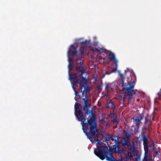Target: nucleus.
Wrapping results in <instances>:
<instances>
[{
  "label": "nucleus",
  "instance_id": "2eb2a0df",
  "mask_svg": "<svg viewBox=\"0 0 161 161\" xmlns=\"http://www.w3.org/2000/svg\"><path fill=\"white\" fill-rule=\"evenodd\" d=\"M152 124L149 123H147L145 122L144 125H143L142 127V130H148V131H150V126Z\"/></svg>",
  "mask_w": 161,
  "mask_h": 161
},
{
  "label": "nucleus",
  "instance_id": "393cba45",
  "mask_svg": "<svg viewBox=\"0 0 161 161\" xmlns=\"http://www.w3.org/2000/svg\"><path fill=\"white\" fill-rule=\"evenodd\" d=\"M112 86V84H108L106 85V90L108 91L110 90V89H113V88L111 87V86Z\"/></svg>",
  "mask_w": 161,
  "mask_h": 161
},
{
  "label": "nucleus",
  "instance_id": "4468645a",
  "mask_svg": "<svg viewBox=\"0 0 161 161\" xmlns=\"http://www.w3.org/2000/svg\"><path fill=\"white\" fill-rule=\"evenodd\" d=\"M74 62V59L73 58H69V64L68 65L69 74H70V72L73 69L72 63Z\"/></svg>",
  "mask_w": 161,
  "mask_h": 161
},
{
  "label": "nucleus",
  "instance_id": "b1692460",
  "mask_svg": "<svg viewBox=\"0 0 161 161\" xmlns=\"http://www.w3.org/2000/svg\"><path fill=\"white\" fill-rule=\"evenodd\" d=\"M90 40H86L84 42H80L81 44H85L86 45L87 44H89L90 42Z\"/></svg>",
  "mask_w": 161,
  "mask_h": 161
},
{
  "label": "nucleus",
  "instance_id": "f8f14e48",
  "mask_svg": "<svg viewBox=\"0 0 161 161\" xmlns=\"http://www.w3.org/2000/svg\"><path fill=\"white\" fill-rule=\"evenodd\" d=\"M144 112L140 114L139 116H135L132 118V119L135 120L136 122H140L142 120L144 116Z\"/></svg>",
  "mask_w": 161,
  "mask_h": 161
},
{
  "label": "nucleus",
  "instance_id": "c85d7f7f",
  "mask_svg": "<svg viewBox=\"0 0 161 161\" xmlns=\"http://www.w3.org/2000/svg\"><path fill=\"white\" fill-rule=\"evenodd\" d=\"M86 93L84 91H83L82 94V97H86Z\"/></svg>",
  "mask_w": 161,
  "mask_h": 161
},
{
  "label": "nucleus",
  "instance_id": "f3484780",
  "mask_svg": "<svg viewBox=\"0 0 161 161\" xmlns=\"http://www.w3.org/2000/svg\"><path fill=\"white\" fill-rule=\"evenodd\" d=\"M145 153L144 157L142 160H150V159H148V154L149 151V149H144Z\"/></svg>",
  "mask_w": 161,
  "mask_h": 161
},
{
  "label": "nucleus",
  "instance_id": "9d476101",
  "mask_svg": "<svg viewBox=\"0 0 161 161\" xmlns=\"http://www.w3.org/2000/svg\"><path fill=\"white\" fill-rule=\"evenodd\" d=\"M149 137L148 136L143 135L142 137L144 149H149L150 146L148 145Z\"/></svg>",
  "mask_w": 161,
  "mask_h": 161
},
{
  "label": "nucleus",
  "instance_id": "e433bc0d",
  "mask_svg": "<svg viewBox=\"0 0 161 161\" xmlns=\"http://www.w3.org/2000/svg\"><path fill=\"white\" fill-rule=\"evenodd\" d=\"M103 132H105V131H102Z\"/></svg>",
  "mask_w": 161,
  "mask_h": 161
},
{
  "label": "nucleus",
  "instance_id": "aec40b11",
  "mask_svg": "<svg viewBox=\"0 0 161 161\" xmlns=\"http://www.w3.org/2000/svg\"><path fill=\"white\" fill-rule=\"evenodd\" d=\"M80 54L81 56L83 54L84 52L86 51V47L85 46H83V47H82L81 48H80Z\"/></svg>",
  "mask_w": 161,
  "mask_h": 161
},
{
  "label": "nucleus",
  "instance_id": "6e6552de",
  "mask_svg": "<svg viewBox=\"0 0 161 161\" xmlns=\"http://www.w3.org/2000/svg\"><path fill=\"white\" fill-rule=\"evenodd\" d=\"M82 100L83 101L84 104V105L83 107V110L85 111V116H86L92 112L88 110L89 108L91 106V104L88 103V100L86 97L83 98Z\"/></svg>",
  "mask_w": 161,
  "mask_h": 161
},
{
  "label": "nucleus",
  "instance_id": "2f4dec72",
  "mask_svg": "<svg viewBox=\"0 0 161 161\" xmlns=\"http://www.w3.org/2000/svg\"><path fill=\"white\" fill-rule=\"evenodd\" d=\"M142 161H150V160H142Z\"/></svg>",
  "mask_w": 161,
  "mask_h": 161
},
{
  "label": "nucleus",
  "instance_id": "f03ea898",
  "mask_svg": "<svg viewBox=\"0 0 161 161\" xmlns=\"http://www.w3.org/2000/svg\"><path fill=\"white\" fill-rule=\"evenodd\" d=\"M114 143V145H113L112 147H108L109 149L108 150L110 154L108 153V152L105 151L104 148H106L105 147L101 146L100 147H98L97 149L95 150V154L102 160L104 159L105 158L107 160V157L114 158L112 156V153H118L119 154H121V153H125L127 152L125 148L120 147L119 146V144L120 143L119 141L115 140Z\"/></svg>",
  "mask_w": 161,
  "mask_h": 161
},
{
  "label": "nucleus",
  "instance_id": "423d86ee",
  "mask_svg": "<svg viewBox=\"0 0 161 161\" xmlns=\"http://www.w3.org/2000/svg\"><path fill=\"white\" fill-rule=\"evenodd\" d=\"M128 84V85H126V84H124H124H122V90H125V93L126 94L127 93L128 94L125 95V97L128 96L129 99L130 100L132 98L133 95H135L137 92L138 93V92L137 90H134L135 84L133 82L130 83Z\"/></svg>",
  "mask_w": 161,
  "mask_h": 161
},
{
  "label": "nucleus",
  "instance_id": "a211bd4d",
  "mask_svg": "<svg viewBox=\"0 0 161 161\" xmlns=\"http://www.w3.org/2000/svg\"><path fill=\"white\" fill-rule=\"evenodd\" d=\"M74 80L73 82L71 83V85L72 86V88L74 91V92H75V91H76L75 90V84H79V83L78 82V80H76L75 79H73Z\"/></svg>",
  "mask_w": 161,
  "mask_h": 161
},
{
  "label": "nucleus",
  "instance_id": "473e14b6",
  "mask_svg": "<svg viewBox=\"0 0 161 161\" xmlns=\"http://www.w3.org/2000/svg\"><path fill=\"white\" fill-rule=\"evenodd\" d=\"M158 153V151H157L156 152V154H157Z\"/></svg>",
  "mask_w": 161,
  "mask_h": 161
},
{
  "label": "nucleus",
  "instance_id": "7ed1b4c3",
  "mask_svg": "<svg viewBox=\"0 0 161 161\" xmlns=\"http://www.w3.org/2000/svg\"><path fill=\"white\" fill-rule=\"evenodd\" d=\"M80 65H76L74 66L73 67L75 68L76 70L77 73L81 72V74L79 75L78 74L75 73L73 75L69 74V77L70 79H76V80H78V82L81 84L83 82L86 85L87 82V80L85 77L83 76V74L85 73V70L83 69V63L81 62L80 60Z\"/></svg>",
  "mask_w": 161,
  "mask_h": 161
},
{
  "label": "nucleus",
  "instance_id": "bb28decb",
  "mask_svg": "<svg viewBox=\"0 0 161 161\" xmlns=\"http://www.w3.org/2000/svg\"><path fill=\"white\" fill-rule=\"evenodd\" d=\"M107 51V50L103 48H99L98 49V53H105V52H106Z\"/></svg>",
  "mask_w": 161,
  "mask_h": 161
},
{
  "label": "nucleus",
  "instance_id": "c9c22d12",
  "mask_svg": "<svg viewBox=\"0 0 161 161\" xmlns=\"http://www.w3.org/2000/svg\"><path fill=\"white\" fill-rule=\"evenodd\" d=\"M123 131H126V130H125L124 129Z\"/></svg>",
  "mask_w": 161,
  "mask_h": 161
},
{
  "label": "nucleus",
  "instance_id": "ddd939ff",
  "mask_svg": "<svg viewBox=\"0 0 161 161\" xmlns=\"http://www.w3.org/2000/svg\"><path fill=\"white\" fill-rule=\"evenodd\" d=\"M105 106L106 108H113L114 109L115 108V106L114 103L112 102L111 101H108L106 104Z\"/></svg>",
  "mask_w": 161,
  "mask_h": 161
},
{
  "label": "nucleus",
  "instance_id": "20e7f679",
  "mask_svg": "<svg viewBox=\"0 0 161 161\" xmlns=\"http://www.w3.org/2000/svg\"><path fill=\"white\" fill-rule=\"evenodd\" d=\"M92 143H95L96 141L97 144L101 145V143L105 141L106 138L102 134H99L98 131H83Z\"/></svg>",
  "mask_w": 161,
  "mask_h": 161
},
{
  "label": "nucleus",
  "instance_id": "a878e982",
  "mask_svg": "<svg viewBox=\"0 0 161 161\" xmlns=\"http://www.w3.org/2000/svg\"><path fill=\"white\" fill-rule=\"evenodd\" d=\"M90 50L95 53H98V48L95 47H92L90 49Z\"/></svg>",
  "mask_w": 161,
  "mask_h": 161
},
{
  "label": "nucleus",
  "instance_id": "1a4fd4ad",
  "mask_svg": "<svg viewBox=\"0 0 161 161\" xmlns=\"http://www.w3.org/2000/svg\"><path fill=\"white\" fill-rule=\"evenodd\" d=\"M77 53V48L75 47L73 45H71L70 48H69L67 52L68 57L69 58V54H71L72 56L74 57L76 55Z\"/></svg>",
  "mask_w": 161,
  "mask_h": 161
},
{
  "label": "nucleus",
  "instance_id": "39448f33",
  "mask_svg": "<svg viewBox=\"0 0 161 161\" xmlns=\"http://www.w3.org/2000/svg\"><path fill=\"white\" fill-rule=\"evenodd\" d=\"M128 150L130 152L127 151V153L125 154V157H121V159L123 158V161L124 159H126L129 158L131 159H134L135 161H138L140 158V155H139L137 153V150L135 147V144L133 143L132 145H130L127 147Z\"/></svg>",
  "mask_w": 161,
  "mask_h": 161
},
{
  "label": "nucleus",
  "instance_id": "9b49d317",
  "mask_svg": "<svg viewBox=\"0 0 161 161\" xmlns=\"http://www.w3.org/2000/svg\"><path fill=\"white\" fill-rule=\"evenodd\" d=\"M154 120V116L153 114L149 115L147 114L145 117V122L152 124V121Z\"/></svg>",
  "mask_w": 161,
  "mask_h": 161
},
{
  "label": "nucleus",
  "instance_id": "5701e85b",
  "mask_svg": "<svg viewBox=\"0 0 161 161\" xmlns=\"http://www.w3.org/2000/svg\"><path fill=\"white\" fill-rule=\"evenodd\" d=\"M123 145H126L127 146V147H129L130 145V140H125L123 142Z\"/></svg>",
  "mask_w": 161,
  "mask_h": 161
},
{
  "label": "nucleus",
  "instance_id": "4be33fe9",
  "mask_svg": "<svg viewBox=\"0 0 161 161\" xmlns=\"http://www.w3.org/2000/svg\"><path fill=\"white\" fill-rule=\"evenodd\" d=\"M124 133H125V136L124 137V139H126L127 140H129L130 138V135L128 134L127 133L128 131H123Z\"/></svg>",
  "mask_w": 161,
  "mask_h": 161
},
{
  "label": "nucleus",
  "instance_id": "0eeeda50",
  "mask_svg": "<svg viewBox=\"0 0 161 161\" xmlns=\"http://www.w3.org/2000/svg\"><path fill=\"white\" fill-rule=\"evenodd\" d=\"M107 58L110 61H113L115 64V67L112 70V72L117 70L118 67V61L116 59L115 55L110 51H107L105 52Z\"/></svg>",
  "mask_w": 161,
  "mask_h": 161
},
{
  "label": "nucleus",
  "instance_id": "f257e3e1",
  "mask_svg": "<svg viewBox=\"0 0 161 161\" xmlns=\"http://www.w3.org/2000/svg\"><path fill=\"white\" fill-rule=\"evenodd\" d=\"M75 115L79 121L81 122L82 130L83 131H99L97 128L96 119L95 114L92 112L88 116L89 118L86 119L84 117L82 112L81 105L76 103L75 105Z\"/></svg>",
  "mask_w": 161,
  "mask_h": 161
},
{
  "label": "nucleus",
  "instance_id": "cd10ccee",
  "mask_svg": "<svg viewBox=\"0 0 161 161\" xmlns=\"http://www.w3.org/2000/svg\"><path fill=\"white\" fill-rule=\"evenodd\" d=\"M104 126H105V128H108L110 126V125L109 122L106 123V122L104 121Z\"/></svg>",
  "mask_w": 161,
  "mask_h": 161
},
{
  "label": "nucleus",
  "instance_id": "f704fd0d",
  "mask_svg": "<svg viewBox=\"0 0 161 161\" xmlns=\"http://www.w3.org/2000/svg\"><path fill=\"white\" fill-rule=\"evenodd\" d=\"M112 139V141H114V139H113V138H112V139Z\"/></svg>",
  "mask_w": 161,
  "mask_h": 161
},
{
  "label": "nucleus",
  "instance_id": "72a5a7b5",
  "mask_svg": "<svg viewBox=\"0 0 161 161\" xmlns=\"http://www.w3.org/2000/svg\"><path fill=\"white\" fill-rule=\"evenodd\" d=\"M97 87L98 88H99V87H100V86H98Z\"/></svg>",
  "mask_w": 161,
  "mask_h": 161
},
{
  "label": "nucleus",
  "instance_id": "dca6fc26",
  "mask_svg": "<svg viewBox=\"0 0 161 161\" xmlns=\"http://www.w3.org/2000/svg\"><path fill=\"white\" fill-rule=\"evenodd\" d=\"M80 87L82 89L83 87L84 88V89L83 91H84L86 93L88 92H89L91 90V88L89 87H87L85 85H83L80 83H79Z\"/></svg>",
  "mask_w": 161,
  "mask_h": 161
},
{
  "label": "nucleus",
  "instance_id": "412c9836",
  "mask_svg": "<svg viewBox=\"0 0 161 161\" xmlns=\"http://www.w3.org/2000/svg\"><path fill=\"white\" fill-rule=\"evenodd\" d=\"M75 101H77L80 98V96L79 94V92L75 91Z\"/></svg>",
  "mask_w": 161,
  "mask_h": 161
},
{
  "label": "nucleus",
  "instance_id": "7c9ffc66",
  "mask_svg": "<svg viewBox=\"0 0 161 161\" xmlns=\"http://www.w3.org/2000/svg\"><path fill=\"white\" fill-rule=\"evenodd\" d=\"M113 122L114 123H115V122H117V123H118V122L117 121V120L116 119H114L113 120Z\"/></svg>",
  "mask_w": 161,
  "mask_h": 161
},
{
  "label": "nucleus",
  "instance_id": "c756f323",
  "mask_svg": "<svg viewBox=\"0 0 161 161\" xmlns=\"http://www.w3.org/2000/svg\"><path fill=\"white\" fill-rule=\"evenodd\" d=\"M93 45L95 46H97L98 45V42H94Z\"/></svg>",
  "mask_w": 161,
  "mask_h": 161
},
{
  "label": "nucleus",
  "instance_id": "6ab92c4d",
  "mask_svg": "<svg viewBox=\"0 0 161 161\" xmlns=\"http://www.w3.org/2000/svg\"><path fill=\"white\" fill-rule=\"evenodd\" d=\"M123 158L121 159H117L115 158H108V157L107 158V160L108 161H123Z\"/></svg>",
  "mask_w": 161,
  "mask_h": 161
}]
</instances>
